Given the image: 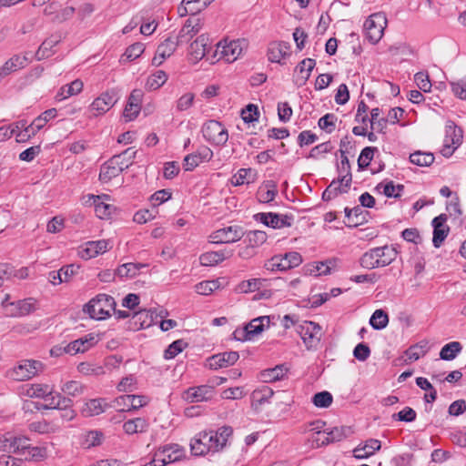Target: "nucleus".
<instances>
[{
	"mask_svg": "<svg viewBox=\"0 0 466 466\" xmlns=\"http://www.w3.org/2000/svg\"><path fill=\"white\" fill-rule=\"evenodd\" d=\"M388 322V314L383 309H376L370 319V324L374 329H384Z\"/></svg>",
	"mask_w": 466,
	"mask_h": 466,
	"instance_id": "obj_47",
	"label": "nucleus"
},
{
	"mask_svg": "<svg viewBox=\"0 0 466 466\" xmlns=\"http://www.w3.org/2000/svg\"><path fill=\"white\" fill-rule=\"evenodd\" d=\"M270 319L268 316H262L252 319L243 329H236L233 333L237 340H250L256 335L260 334L265 326H268Z\"/></svg>",
	"mask_w": 466,
	"mask_h": 466,
	"instance_id": "obj_4",
	"label": "nucleus"
},
{
	"mask_svg": "<svg viewBox=\"0 0 466 466\" xmlns=\"http://www.w3.org/2000/svg\"><path fill=\"white\" fill-rule=\"evenodd\" d=\"M51 393V389L47 384H31L25 390V395L29 398H46Z\"/></svg>",
	"mask_w": 466,
	"mask_h": 466,
	"instance_id": "obj_40",
	"label": "nucleus"
},
{
	"mask_svg": "<svg viewBox=\"0 0 466 466\" xmlns=\"http://www.w3.org/2000/svg\"><path fill=\"white\" fill-rule=\"evenodd\" d=\"M462 346L459 341H451L442 347L440 358L444 360H452L461 351Z\"/></svg>",
	"mask_w": 466,
	"mask_h": 466,
	"instance_id": "obj_36",
	"label": "nucleus"
},
{
	"mask_svg": "<svg viewBox=\"0 0 466 466\" xmlns=\"http://www.w3.org/2000/svg\"><path fill=\"white\" fill-rule=\"evenodd\" d=\"M56 113L57 111L56 108L47 109L35 118L32 123L35 128L41 130L49 120L56 116Z\"/></svg>",
	"mask_w": 466,
	"mask_h": 466,
	"instance_id": "obj_55",
	"label": "nucleus"
},
{
	"mask_svg": "<svg viewBox=\"0 0 466 466\" xmlns=\"http://www.w3.org/2000/svg\"><path fill=\"white\" fill-rule=\"evenodd\" d=\"M428 342L420 341L406 350L405 355L410 360H417L423 357L428 352Z\"/></svg>",
	"mask_w": 466,
	"mask_h": 466,
	"instance_id": "obj_42",
	"label": "nucleus"
},
{
	"mask_svg": "<svg viewBox=\"0 0 466 466\" xmlns=\"http://www.w3.org/2000/svg\"><path fill=\"white\" fill-rule=\"evenodd\" d=\"M254 170L252 168H240L232 177V184L241 186L254 182Z\"/></svg>",
	"mask_w": 466,
	"mask_h": 466,
	"instance_id": "obj_43",
	"label": "nucleus"
},
{
	"mask_svg": "<svg viewBox=\"0 0 466 466\" xmlns=\"http://www.w3.org/2000/svg\"><path fill=\"white\" fill-rule=\"evenodd\" d=\"M167 80V75L163 70H157L155 74L148 76L146 87L148 90H157L162 86Z\"/></svg>",
	"mask_w": 466,
	"mask_h": 466,
	"instance_id": "obj_44",
	"label": "nucleus"
},
{
	"mask_svg": "<svg viewBox=\"0 0 466 466\" xmlns=\"http://www.w3.org/2000/svg\"><path fill=\"white\" fill-rule=\"evenodd\" d=\"M204 138L214 145H224L228 139L227 129L217 120H209L202 127Z\"/></svg>",
	"mask_w": 466,
	"mask_h": 466,
	"instance_id": "obj_3",
	"label": "nucleus"
},
{
	"mask_svg": "<svg viewBox=\"0 0 466 466\" xmlns=\"http://www.w3.org/2000/svg\"><path fill=\"white\" fill-rule=\"evenodd\" d=\"M271 219L269 224L273 228H281L284 227H290L293 221L292 215H282L277 213H271Z\"/></svg>",
	"mask_w": 466,
	"mask_h": 466,
	"instance_id": "obj_49",
	"label": "nucleus"
},
{
	"mask_svg": "<svg viewBox=\"0 0 466 466\" xmlns=\"http://www.w3.org/2000/svg\"><path fill=\"white\" fill-rule=\"evenodd\" d=\"M288 369L284 365H277L274 368L264 370L260 372V380L263 382L269 383L281 380Z\"/></svg>",
	"mask_w": 466,
	"mask_h": 466,
	"instance_id": "obj_29",
	"label": "nucleus"
},
{
	"mask_svg": "<svg viewBox=\"0 0 466 466\" xmlns=\"http://www.w3.org/2000/svg\"><path fill=\"white\" fill-rule=\"evenodd\" d=\"M187 343L183 339H177L172 342L167 349L164 352V358L167 360H170L175 358L178 353H180L186 347Z\"/></svg>",
	"mask_w": 466,
	"mask_h": 466,
	"instance_id": "obj_54",
	"label": "nucleus"
},
{
	"mask_svg": "<svg viewBox=\"0 0 466 466\" xmlns=\"http://www.w3.org/2000/svg\"><path fill=\"white\" fill-rule=\"evenodd\" d=\"M27 65V57L25 56L15 55L10 59H8L1 67H0V76H4V77L7 76L13 72L20 68H24Z\"/></svg>",
	"mask_w": 466,
	"mask_h": 466,
	"instance_id": "obj_23",
	"label": "nucleus"
},
{
	"mask_svg": "<svg viewBox=\"0 0 466 466\" xmlns=\"http://www.w3.org/2000/svg\"><path fill=\"white\" fill-rule=\"evenodd\" d=\"M415 82L418 87L423 92H429L431 88V83L430 81L429 76L423 72H418L414 76Z\"/></svg>",
	"mask_w": 466,
	"mask_h": 466,
	"instance_id": "obj_62",
	"label": "nucleus"
},
{
	"mask_svg": "<svg viewBox=\"0 0 466 466\" xmlns=\"http://www.w3.org/2000/svg\"><path fill=\"white\" fill-rule=\"evenodd\" d=\"M87 198L88 200H86V203H88L89 201L92 200L91 205L95 206L96 214L99 218H107L111 215L114 207L110 204L104 202V199L109 198L108 195H88Z\"/></svg>",
	"mask_w": 466,
	"mask_h": 466,
	"instance_id": "obj_20",
	"label": "nucleus"
},
{
	"mask_svg": "<svg viewBox=\"0 0 466 466\" xmlns=\"http://www.w3.org/2000/svg\"><path fill=\"white\" fill-rule=\"evenodd\" d=\"M244 236L242 228L238 226H229L220 228L210 235L212 243H232Z\"/></svg>",
	"mask_w": 466,
	"mask_h": 466,
	"instance_id": "obj_11",
	"label": "nucleus"
},
{
	"mask_svg": "<svg viewBox=\"0 0 466 466\" xmlns=\"http://www.w3.org/2000/svg\"><path fill=\"white\" fill-rule=\"evenodd\" d=\"M352 433L350 427L341 426L335 427L330 431L327 432L326 440L322 441V444L330 443L334 441H340L347 438Z\"/></svg>",
	"mask_w": 466,
	"mask_h": 466,
	"instance_id": "obj_34",
	"label": "nucleus"
},
{
	"mask_svg": "<svg viewBox=\"0 0 466 466\" xmlns=\"http://www.w3.org/2000/svg\"><path fill=\"white\" fill-rule=\"evenodd\" d=\"M244 41L233 40L228 44H218V49H220L221 56L228 63L234 62L243 51Z\"/></svg>",
	"mask_w": 466,
	"mask_h": 466,
	"instance_id": "obj_19",
	"label": "nucleus"
},
{
	"mask_svg": "<svg viewBox=\"0 0 466 466\" xmlns=\"http://www.w3.org/2000/svg\"><path fill=\"white\" fill-rule=\"evenodd\" d=\"M452 93L459 98L466 100V77L458 82H451Z\"/></svg>",
	"mask_w": 466,
	"mask_h": 466,
	"instance_id": "obj_64",
	"label": "nucleus"
},
{
	"mask_svg": "<svg viewBox=\"0 0 466 466\" xmlns=\"http://www.w3.org/2000/svg\"><path fill=\"white\" fill-rule=\"evenodd\" d=\"M341 152V161L340 166L339 167V172L340 177V182H345V187H350L352 176L350 173V165L348 157L345 156V152L340 150Z\"/></svg>",
	"mask_w": 466,
	"mask_h": 466,
	"instance_id": "obj_38",
	"label": "nucleus"
},
{
	"mask_svg": "<svg viewBox=\"0 0 466 466\" xmlns=\"http://www.w3.org/2000/svg\"><path fill=\"white\" fill-rule=\"evenodd\" d=\"M381 447L380 441L376 439H370L366 441L364 446H358L354 449L353 454L357 459H365L372 455L376 451Z\"/></svg>",
	"mask_w": 466,
	"mask_h": 466,
	"instance_id": "obj_28",
	"label": "nucleus"
},
{
	"mask_svg": "<svg viewBox=\"0 0 466 466\" xmlns=\"http://www.w3.org/2000/svg\"><path fill=\"white\" fill-rule=\"evenodd\" d=\"M214 395V387L210 385H201L189 388L184 398L190 402H200L210 400Z\"/></svg>",
	"mask_w": 466,
	"mask_h": 466,
	"instance_id": "obj_16",
	"label": "nucleus"
},
{
	"mask_svg": "<svg viewBox=\"0 0 466 466\" xmlns=\"http://www.w3.org/2000/svg\"><path fill=\"white\" fill-rule=\"evenodd\" d=\"M185 456V450L178 444H171L160 448L155 453V461L158 466H165L168 463L180 461Z\"/></svg>",
	"mask_w": 466,
	"mask_h": 466,
	"instance_id": "obj_8",
	"label": "nucleus"
},
{
	"mask_svg": "<svg viewBox=\"0 0 466 466\" xmlns=\"http://www.w3.org/2000/svg\"><path fill=\"white\" fill-rule=\"evenodd\" d=\"M202 26L203 23L199 18L187 19L177 36L178 42L188 41L201 30Z\"/></svg>",
	"mask_w": 466,
	"mask_h": 466,
	"instance_id": "obj_22",
	"label": "nucleus"
},
{
	"mask_svg": "<svg viewBox=\"0 0 466 466\" xmlns=\"http://www.w3.org/2000/svg\"><path fill=\"white\" fill-rule=\"evenodd\" d=\"M203 160L197 153L188 154L184 158L183 167L186 171H192L197 167Z\"/></svg>",
	"mask_w": 466,
	"mask_h": 466,
	"instance_id": "obj_63",
	"label": "nucleus"
},
{
	"mask_svg": "<svg viewBox=\"0 0 466 466\" xmlns=\"http://www.w3.org/2000/svg\"><path fill=\"white\" fill-rule=\"evenodd\" d=\"M107 404L105 402L103 399H94L90 400L86 403L85 408L83 409V413L86 416H96L105 411Z\"/></svg>",
	"mask_w": 466,
	"mask_h": 466,
	"instance_id": "obj_35",
	"label": "nucleus"
},
{
	"mask_svg": "<svg viewBox=\"0 0 466 466\" xmlns=\"http://www.w3.org/2000/svg\"><path fill=\"white\" fill-rule=\"evenodd\" d=\"M218 287L219 285L218 280H207L198 283L195 286V290L200 295L207 296L212 293L215 289H218Z\"/></svg>",
	"mask_w": 466,
	"mask_h": 466,
	"instance_id": "obj_58",
	"label": "nucleus"
},
{
	"mask_svg": "<svg viewBox=\"0 0 466 466\" xmlns=\"http://www.w3.org/2000/svg\"><path fill=\"white\" fill-rule=\"evenodd\" d=\"M60 41V36L52 35L49 38L46 39L38 50L36 51L35 57L37 60H42L47 58L52 54V48L56 46Z\"/></svg>",
	"mask_w": 466,
	"mask_h": 466,
	"instance_id": "obj_31",
	"label": "nucleus"
},
{
	"mask_svg": "<svg viewBox=\"0 0 466 466\" xmlns=\"http://www.w3.org/2000/svg\"><path fill=\"white\" fill-rule=\"evenodd\" d=\"M447 221V215L441 214L432 219L431 225L433 227L432 243L435 248H440L445 238H447L450 228L445 225Z\"/></svg>",
	"mask_w": 466,
	"mask_h": 466,
	"instance_id": "obj_14",
	"label": "nucleus"
},
{
	"mask_svg": "<svg viewBox=\"0 0 466 466\" xmlns=\"http://www.w3.org/2000/svg\"><path fill=\"white\" fill-rule=\"evenodd\" d=\"M280 259H282V264L280 267L284 268V270H288L293 268L295 267L299 266L302 263V257L299 252L292 251L286 253L285 255H279Z\"/></svg>",
	"mask_w": 466,
	"mask_h": 466,
	"instance_id": "obj_41",
	"label": "nucleus"
},
{
	"mask_svg": "<svg viewBox=\"0 0 466 466\" xmlns=\"http://www.w3.org/2000/svg\"><path fill=\"white\" fill-rule=\"evenodd\" d=\"M145 50V46L142 43H135L131 46H129L126 52L123 54V56L120 58V62H127L135 60L136 58L139 57Z\"/></svg>",
	"mask_w": 466,
	"mask_h": 466,
	"instance_id": "obj_46",
	"label": "nucleus"
},
{
	"mask_svg": "<svg viewBox=\"0 0 466 466\" xmlns=\"http://www.w3.org/2000/svg\"><path fill=\"white\" fill-rule=\"evenodd\" d=\"M462 130L458 127L453 121H448L445 127V139L444 147L441 150L443 156L448 157L451 155V146L458 147L462 141Z\"/></svg>",
	"mask_w": 466,
	"mask_h": 466,
	"instance_id": "obj_10",
	"label": "nucleus"
},
{
	"mask_svg": "<svg viewBox=\"0 0 466 466\" xmlns=\"http://www.w3.org/2000/svg\"><path fill=\"white\" fill-rule=\"evenodd\" d=\"M83 82L76 79L69 85L63 86L56 95V99L63 100L71 96L79 94L83 89Z\"/></svg>",
	"mask_w": 466,
	"mask_h": 466,
	"instance_id": "obj_32",
	"label": "nucleus"
},
{
	"mask_svg": "<svg viewBox=\"0 0 466 466\" xmlns=\"http://www.w3.org/2000/svg\"><path fill=\"white\" fill-rule=\"evenodd\" d=\"M316 65V62L314 59L311 58H306L303 59L299 66H297L298 69H299L300 74L302 75L300 76V85H303L306 83V81L309 79L310 76V72L313 70L314 66Z\"/></svg>",
	"mask_w": 466,
	"mask_h": 466,
	"instance_id": "obj_50",
	"label": "nucleus"
},
{
	"mask_svg": "<svg viewBox=\"0 0 466 466\" xmlns=\"http://www.w3.org/2000/svg\"><path fill=\"white\" fill-rule=\"evenodd\" d=\"M31 431L38 432L40 434H49L57 431L58 428L46 420L34 421L29 424Z\"/></svg>",
	"mask_w": 466,
	"mask_h": 466,
	"instance_id": "obj_51",
	"label": "nucleus"
},
{
	"mask_svg": "<svg viewBox=\"0 0 466 466\" xmlns=\"http://www.w3.org/2000/svg\"><path fill=\"white\" fill-rule=\"evenodd\" d=\"M155 313L156 309L139 310L134 315V318H136L137 320L140 322L141 329L148 328L155 322Z\"/></svg>",
	"mask_w": 466,
	"mask_h": 466,
	"instance_id": "obj_48",
	"label": "nucleus"
},
{
	"mask_svg": "<svg viewBox=\"0 0 466 466\" xmlns=\"http://www.w3.org/2000/svg\"><path fill=\"white\" fill-rule=\"evenodd\" d=\"M147 422L143 418H136L126 421L123 425V429L127 434H134L137 432H144L147 429Z\"/></svg>",
	"mask_w": 466,
	"mask_h": 466,
	"instance_id": "obj_37",
	"label": "nucleus"
},
{
	"mask_svg": "<svg viewBox=\"0 0 466 466\" xmlns=\"http://www.w3.org/2000/svg\"><path fill=\"white\" fill-rule=\"evenodd\" d=\"M232 256L231 250L210 251L202 254L199 258L202 266L210 267L222 262Z\"/></svg>",
	"mask_w": 466,
	"mask_h": 466,
	"instance_id": "obj_26",
	"label": "nucleus"
},
{
	"mask_svg": "<svg viewBox=\"0 0 466 466\" xmlns=\"http://www.w3.org/2000/svg\"><path fill=\"white\" fill-rule=\"evenodd\" d=\"M116 302L113 297L106 294H98L92 299L84 308L92 319H104L110 316L112 310H115Z\"/></svg>",
	"mask_w": 466,
	"mask_h": 466,
	"instance_id": "obj_2",
	"label": "nucleus"
},
{
	"mask_svg": "<svg viewBox=\"0 0 466 466\" xmlns=\"http://www.w3.org/2000/svg\"><path fill=\"white\" fill-rule=\"evenodd\" d=\"M376 147H367L362 149L358 158V165L360 169H364L369 167L370 161L373 158L374 151Z\"/></svg>",
	"mask_w": 466,
	"mask_h": 466,
	"instance_id": "obj_59",
	"label": "nucleus"
},
{
	"mask_svg": "<svg viewBox=\"0 0 466 466\" xmlns=\"http://www.w3.org/2000/svg\"><path fill=\"white\" fill-rule=\"evenodd\" d=\"M113 403L111 406L121 411L137 410L147 404V398L140 395H122L116 398Z\"/></svg>",
	"mask_w": 466,
	"mask_h": 466,
	"instance_id": "obj_13",
	"label": "nucleus"
},
{
	"mask_svg": "<svg viewBox=\"0 0 466 466\" xmlns=\"http://www.w3.org/2000/svg\"><path fill=\"white\" fill-rule=\"evenodd\" d=\"M299 332L308 350L317 348L321 338V328L319 324L307 321L299 327Z\"/></svg>",
	"mask_w": 466,
	"mask_h": 466,
	"instance_id": "obj_9",
	"label": "nucleus"
},
{
	"mask_svg": "<svg viewBox=\"0 0 466 466\" xmlns=\"http://www.w3.org/2000/svg\"><path fill=\"white\" fill-rule=\"evenodd\" d=\"M119 99L118 91L115 88L106 90L96 97L90 106L89 110L94 116L107 112Z\"/></svg>",
	"mask_w": 466,
	"mask_h": 466,
	"instance_id": "obj_6",
	"label": "nucleus"
},
{
	"mask_svg": "<svg viewBox=\"0 0 466 466\" xmlns=\"http://www.w3.org/2000/svg\"><path fill=\"white\" fill-rule=\"evenodd\" d=\"M127 168H128V164L120 162L116 157H112L101 167L99 180L103 183H107L112 178L119 176Z\"/></svg>",
	"mask_w": 466,
	"mask_h": 466,
	"instance_id": "obj_12",
	"label": "nucleus"
},
{
	"mask_svg": "<svg viewBox=\"0 0 466 466\" xmlns=\"http://www.w3.org/2000/svg\"><path fill=\"white\" fill-rule=\"evenodd\" d=\"M9 306L13 307L10 315L13 317L25 316L34 310V299L32 298L18 300L16 303H10Z\"/></svg>",
	"mask_w": 466,
	"mask_h": 466,
	"instance_id": "obj_30",
	"label": "nucleus"
},
{
	"mask_svg": "<svg viewBox=\"0 0 466 466\" xmlns=\"http://www.w3.org/2000/svg\"><path fill=\"white\" fill-rule=\"evenodd\" d=\"M208 37L205 35H200L190 45V56L195 62H198L205 57L208 52Z\"/></svg>",
	"mask_w": 466,
	"mask_h": 466,
	"instance_id": "obj_24",
	"label": "nucleus"
},
{
	"mask_svg": "<svg viewBox=\"0 0 466 466\" xmlns=\"http://www.w3.org/2000/svg\"><path fill=\"white\" fill-rule=\"evenodd\" d=\"M147 265L142 263H125L116 268V274L120 278H134Z\"/></svg>",
	"mask_w": 466,
	"mask_h": 466,
	"instance_id": "obj_33",
	"label": "nucleus"
},
{
	"mask_svg": "<svg viewBox=\"0 0 466 466\" xmlns=\"http://www.w3.org/2000/svg\"><path fill=\"white\" fill-rule=\"evenodd\" d=\"M333 400L332 395L329 391L316 393L312 398L313 404L318 408H328Z\"/></svg>",
	"mask_w": 466,
	"mask_h": 466,
	"instance_id": "obj_56",
	"label": "nucleus"
},
{
	"mask_svg": "<svg viewBox=\"0 0 466 466\" xmlns=\"http://www.w3.org/2000/svg\"><path fill=\"white\" fill-rule=\"evenodd\" d=\"M108 241L105 239L88 241L86 247L78 251V254L83 259H90L105 253L108 249Z\"/></svg>",
	"mask_w": 466,
	"mask_h": 466,
	"instance_id": "obj_18",
	"label": "nucleus"
},
{
	"mask_svg": "<svg viewBox=\"0 0 466 466\" xmlns=\"http://www.w3.org/2000/svg\"><path fill=\"white\" fill-rule=\"evenodd\" d=\"M410 161L419 167H429L434 161V156L431 153L416 151L410 155Z\"/></svg>",
	"mask_w": 466,
	"mask_h": 466,
	"instance_id": "obj_45",
	"label": "nucleus"
},
{
	"mask_svg": "<svg viewBox=\"0 0 466 466\" xmlns=\"http://www.w3.org/2000/svg\"><path fill=\"white\" fill-rule=\"evenodd\" d=\"M273 395L274 391L271 388L266 385L261 386L251 393L252 407L258 410L261 405L268 402Z\"/></svg>",
	"mask_w": 466,
	"mask_h": 466,
	"instance_id": "obj_27",
	"label": "nucleus"
},
{
	"mask_svg": "<svg viewBox=\"0 0 466 466\" xmlns=\"http://www.w3.org/2000/svg\"><path fill=\"white\" fill-rule=\"evenodd\" d=\"M377 256L378 254L375 253L374 248H371L369 251L365 252L360 259V266L368 269L379 268L378 266H376V263L378 262Z\"/></svg>",
	"mask_w": 466,
	"mask_h": 466,
	"instance_id": "obj_53",
	"label": "nucleus"
},
{
	"mask_svg": "<svg viewBox=\"0 0 466 466\" xmlns=\"http://www.w3.org/2000/svg\"><path fill=\"white\" fill-rule=\"evenodd\" d=\"M45 365L35 360H23L6 370L5 376L15 381L28 380L43 372Z\"/></svg>",
	"mask_w": 466,
	"mask_h": 466,
	"instance_id": "obj_1",
	"label": "nucleus"
},
{
	"mask_svg": "<svg viewBox=\"0 0 466 466\" xmlns=\"http://www.w3.org/2000/svg\"><path fill=\"white\" fill-rule=\"evenodd\" d=\"M290 56V45L287 42L270 43L268 49V58L272 63L282 64V59Z\"/></svg>",
	"mask_w": 466,
	"mask_h": 466,
	"instance_id": "obj_17",
	"label": "nucleus"
},
{
	"mask_svg": "<svg viewBox=\"0 0 466 466\" xmlns=\"http://www.w3.org/2000/svg\"><path fill=\"white\" fill-rule=\"evenodd\" d=\"M39 131V129L34 127V124L31 123L27 126L24 130L19 133H16V142L25 143L28 141L30 138L35 136V134Z\"/></svg>",
	"mask_w": 466,
	"mask_h": 466,
	"instance_id": "obj_61",
	"label": "nucleus"
},
{
	"mask_svg": "<svg viewBox=\"0 0 466 466\" xmlns=\"http://www.w3.org/2000/svg\"><path fill=\"white\" fill-rule=\"evenodd\" d=\"M179 44L181 43L178 42L177 38L175 40L172 37H167L157 46V54L161 57H169Z\"/></svg>",
	"mask_w": 466,
	"mask_h": 466,
	"instance_id": "obj_39",
	"label": "nucleus"
},
{
	"mask_svg": "<svg viewBox=\"0 0 466 466\" xmlns=\"http://www.w3.org/2000/svg\"><path fill=\"white\" fill-rule=\"evenodd\" d=\"M386 18L381 14L370 15L364 24L367 38L370 43L376 44L383 35Z\"/></svg>",
	"mask_w": 466,
	"mask_h": 466,
	"instance_id": "obj_7",
	"label": "nucleus"
},
{
	"mask_svg": "<svg viewBox=\"0 0 466 466\" xmlns=\"http://www.w3.org/2000/svg\"><path fill=\"white\" fill-rule=\"evenodd\" d=\"M96 338L92 334L86 335L80 339L66 345V350L68 354L75 355L79 352H85L89 350L96 343Z\"/></svg>",
	"mask_w": 466,
	"mask_h": 466,
	"instance_id": "obj_21",
	"label": "nucleus"
},
{
	"mask_svg": "<svg viewBox=\"0 0 466 466\" xmlns=\"http://www.w3.org/2000/svg\"><path fill=\"white\" fill-rule=\"evenodd\" d=\"M214 442H218L217 439H213L212 431H201L197 434L190 442L191 453L195 456H204L209 451H216Z\"/></svg>",
	"mask_w": 466,
	"mask_h": 466,
	"instance_id": "obj_5",
	"label": "nucleus"
},
{
	"mask_svg": "<svg viewBox=\"0 0 466 466\" xmlns=\"http://www.w3.org/2000/svg\"><path fill=\"white\" fill-rule=\"evenodd\" d=\"M239 359L238 351H225L215 354L208 359V365L212 370H218L233 365Z\"/></svg>",
	"mask_w": 466,
	"mask_h": 466,
	"instance_id": "obj_15",
	"label": "nucleus"
},
{
	"mask_svg": "<svg viewBox=\"0 0 466 466\" xmlns=\"http://www.w3.org/2000/svg\"><path fill=\"white\" fill-rule=\"evenodd\" d=\"M84 389V385L79 381L70 380L62 386L61 390L68 396L76 397L83 393Z\"/></svg>",
	"mask_w": 466,
	"mask_h": 466,
	"instance_id": "obj_52",
	"label": "nucleus"
},
{
	"mask_svg": "<svg viewBox=\"0 0 466 466\" xmlns=\"http://www.w3.org/2000/svg\"><path fill=\"white\" fill-rule=\"evenodd\" d=\"M375 253L378 254V262L376 266L386 267L396 259L397 250L391 247L385 245L383 247L374 248Z\"/></svg>",
	"mask_w": 466,
	"mask_h": 466,
	"instance_id": "obj_25",
	"label": "nucleus"
},
{
	"mask_svg": "<svg viewBox=\"0 0 466 466\" xmlns=\"http://www.w3.org/2000/svg\"><path fill=\"white\" fill-rule=\"evenodd\" d=\"M104 434L98 431H91L86 433L85 438V444L86 448L96 447L102 443Z\"/></svg>",
	"mask_w": 466,
	"mask_h": 466,
	"instance_id": "obj_60",
	"label": "nucleus"
},
{
	"mask_svg": "<svg viewBox=\"0 0 466 466\" xmlns=\"http://www.w3.org/2000/svg\"><path fill=\"white\" fill-rule=\"evenodd\" d=\"M267 234L262 230H252L247 233V240L251 247H258L266 242Z\"/></svg>",
	"mask_w": 466,
	"mask_h": 466,
	"instance_id": "obj_57",
	"label": "nucleus"
}]
</instances>
